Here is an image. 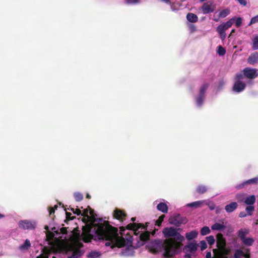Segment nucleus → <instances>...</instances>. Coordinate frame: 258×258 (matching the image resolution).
I'll use <instances>...</instances> for the list:
<instances>
[{
  "instance_id": "obj_1",
  "label": "nucleus",
  "mask_w": 258,
  "mask_h": 258,
  "mask_svg": "<svg viewBox=\"0 0 258 258\" xmlns=\"http://www.w3.org/2000/svg\"><path fill=\"white\" fill-rule=\"evenodd\" d=\"M148 222H146L145 225L142 223H133L128 224L125 228L121 227H120L121 236L118 235V229L110 225L108 221L96 224L94 229L98 239L107 241L105 242V245L110 246L113 249L116 247L121 248L125 246V240L122 236L123 232L125 229L133 230L135 234L137 235L140 232L139 231L140 229L152 230V228H148Z\"/></svg>"
},
{
  "instance_id": "obj_2",
  "label": "nucleus",
  "mask_w": 258,
  "mask_h": 258,
  "mask_svg": "<svg viewBox=\"0 0 258 258\" xmlns=\"http://www.w3.org/2000/svg\"><path fill=\"white\" fill-rule=\"evenodd\" d=\"M181 229L173 227H165L163 229L162 233L164 240H155L152 242V250L154 252L163 250L164 258H171L175 254L180 253L183 245L182 242L185 238L179 231Z\"/></svg>"
},
{
  "instance_id": "obj_3",
  "label": "nucleus",
  "mask_w": 258,
  "mask_h": 258,
  "mask_svg": "<svg viewBox=\"0 0 258 258\" xmlns=\"http://www.w3.org/2000/svg\"><path fill=\"white\" fill-rule=\"evenodd\" d=\"M243 75L241 72L237 73L234 76V83L232 87L234 92L239 93L243 91L246 88V84L242 82Z\"/></svg>"
},
{
  "instance_id": "obj_4",
  "label": "nucleus",
  "mask_w": 258,
  "mask_h": 258,
  "mask_svg": "<svg viewBox=\"0 0 258 258\" xmlns=\"http://www.w3.org/2000/svg\"><path fill=\"white\" fill-rule=\"evenodd\" d=\"M243 75V79L246 77L249 79H253L258 76L257 70L256 69H252L250 68H244L241 72Z\"/></svg>"
},
{
  "instance_id": "obj_5",
  "label": "nucleus",
  "mask_w": 258,
  "mask_h": 258,
  "mask_svg": "<svg viewBox=\"0 0 258 258\" xmlns=\"http://www.w3.org/2000/svg\"><path fill=\"white\" fill-rule=\"evenodd\" d=\"M169 222L171 225L178 227L182 223H186L187 220L186 218H183L179 214H176L169 218Z\"/></svg>"
},
{
  "instance_id": "obj_6",
  "label": "nucleus",
  "mask_w": 258,
  "mask_h": 258,
  "mask_svg": "<svg viewBox=\"0 0 258 258\" xmlns=\"http://www.w3.org/2000/svg\"><path fill=\"white\" fill-rule=\"evenodd\" d=\"M217 247L221 251L226 249V240L222 233H218L216 235Z\"/></svg>"
},
{
  "instance_id": "obj_7",
  "label": "nucleus",
  "mask_w": 258,
  "mask_h": 258,
  "mask_svg": "<svg viewBox=\"0 0 258 258\" xmlns=\"http://www.w3.org/2000/svg\"><path fill=\"white\" fill-rule=\"evenodd\" d=\"M19 226L24 230H32L36 227V223L28 220H22L19 222Z\"/></svg>"
},
{
  "instance_id": "obj_8",
  "label": "nucleus",
  "mask_w": 258,
  "mask_h": 258,
  "mask_svg": "<svg viewBox=\"0 0 258 258\" xmlns=\"http://www.w3.org/2000/svg\"><path fill=\"white\" fill-rule=\"evenodd\" d=\"M216 8L215 5L212 2L205 3L201 7V10L204 14L212 13Z\"/></svg>"
},
{
  "instance_id": "obj_9",
  "label": "nucleus",
  "mask_w": 258,
  "mask_h": 258,
  "mask_svg": "<svg viewBox=\"0 0 258 258\" xmlns=\"http://www.w3.org/2000/svg\"><path fill=\"white\" fill-rule=\"evenodd\" d=\"M228 29V27L224 24V23L217 26L216 30L219 33L220 37L222 40L225 39L226 37L225 31Z\"/></svg>"
},
{
  "instance_id": "obj_10",
  "label": "nucleus",
  "mask_w": 258,
  "mask_h": 258,
  "mask_svg": "<svg viewBox=\"0 0 258 258\" xmlns=\"http://www.w3.org/2000/svg\"><path fill=\"white\" fill-rule=\"evenodd\" d=\"M145 232L142 233L140 235V240L143 242L142 244H143L146 241H148L150 237V234L154 235L156 232V229L154 228V229L152 230V232H149L147 230H145Z\"/></svg>"
},
{
  "instance_id": "obj_11",
  "label": "nucleus",
  "mask_w": 258,
  "mask_h": 258,
  "mask_svg": "<svg viewBox=\"0 0 258 258\" xmlns=\"http://www.w3.org/2000/svg\"><path fill=\"white\" fill-rule=\"evenodd\" d=\"M113 216L116 219L123 221L125 220L126 214L124 211L116 209L114 211Z\"/></svg>"
},
{
  "instance_id": "obj_12",
  "label": "nucleus",
  "mask_w": 258,
  "mask_h": 258,
  "mask_svg": "<svg viewBox=\"0 0 258 258\" xmlns=\"http://www.w3.org/2000/svg\"><path fill=\"white\" fill-rule=\"evenodd\" d=\"M258 184V177H256L250 179H248L243 183L239 184L236 186V188H242L245 185L248 184Z\"/></svg>"
},
{
  "instance_id": "obj_13",
  "label": "nucleus",
  "mask_w": 258,
  "mask_h": 258,
  "mask_svg": "<svg viewBox=\"0 0 258 258\" xmlns=\"http://www.w3.org/2000/svg\"><path fill=\"white\" fill-rule=\"evenodd\" d=\"M198 244L196 243L190 242L184 246V249L187 252L194 253L197 250Z\"/></svg>"
},
{
  "instance_id": "obj_14",
  "label": "nucleus",
  "mask_w": 258,
  "mask_h": 258,
  "mask_svg": "<svg viewBox=\"0 0 258 258\" xmlns=\"http://www.w3.org/2000/svg\"><path fill=\"white\" fill-rule=\"evenodd\" d=\"M230 11L229 9L227 8L224 10H222L219 12L218 18L214 19V20L215 22H218L219 20V18H224L230 14Z\"/></svg>"
},
{
  "instance_id": "obj_15",
  "label": "nucleus",
  "mask_w": 258,
  "mask_h": 258,
  "mask_svg": "<svg viewBox=\"0 0 258 258\" xmlns=\"http://www.w3.org/2000/svg\"><path fill=\"white\" fill-rule=\"evenodd\" d=\"M238 207V204L236 202H232L230 204L226 205L225 209L228 213H231L234 211Z\"/></svg>"
},
{
  "instance_id": "obj_16",
  "label": "nucleus",
  "mask_w": 258,
  "mask_h": 258,
  "mask_svg": "<svg viewBox=\"0 0 258 258\" xmlns=\"http://www.w3.org/2000/svg\"><path fill=\"white\" fill-rule=\"evenodd\" d=\"M249 63L253 64L258 62V53L255 52L251 54L247 59Z\"/></svg>"
},
{
  "instance_id": "obj_17",
  "label": "nucleus",
  "mask_w": 258,
  "mask_h": 258,
  "mask_svg": "<svg viewBox=\"0 0 258 258\" xmlns=\"http://www.w3.org/2000/svg\"><path fill=\"white\" fill-rule=\"evenodd\" d=\"M249 233V230L246 229H241L237 233L238 237L241 241L246 238V236Z\"/></svg>"
},
{
  "instance_id": "obj_18",
  "label": "nucleus",
  "mask_w": 258,
  "mask_h": 258,
  "mask_svg": "<svg viewBox=\"0 0 258 258\" xmlns=\"http://www.w3.org/2000/svg\"><path fill=\"white\" fill-rule=\"evenodd\" d=\"M157 209L158 210L164 213H167L168 211V206L165 203L161 202L159 204H158L157 206Z\"/></svg>"
},
{
  "instance_id": "obj_19",
  "label": "nucleus",
  "mask_w": 258,
  "mask_h": 258,
  "mask_svg": "<svg viewBox=\"0 0 258 258\" xmlns=\"http://www.w3.org/2000/svg\"><path fill=\"white\" fill-rule=\"evenodd\" d=\"M186 19L189 22L191 23H196L198 21V16L196 14L191 13L187 14Z\"/></svg>"
},
{
  "instance_id": "obj_20",
  "label": "nucleus",
  "mask_w": 258,
  "mask_h": 258,
  "mask_svg": "<svg viewBox=\"0 0 258 258\" xmlns=\"http://www.w3.org/2000/svg\"><path fill=\"white\" fill-rule=\"evenodd\" d=\"M198 232L197 231L192 230L189 232L186 233L185 234V237L187 240H190L196 238L198 236Z\"/></svg>"
},
{
  "instance_id": "obj_21",
  "label": "nucleus",
  "mask_w": 258,
  "mask_h": 258,
  "mask_svg": "<svg viewBox=\"0 0 258 258\" xmlns=\"http://www.w3.org/2000/svg\"><path fill=\"white\" fill-rule=\"evenodd\" d=\"M255 202V197L254 195H251L246 198L244 201L245 204L252 205Z\"/></svg>"
},
{
  "instance_id": "obj_22",
  "label": "nucleus",
  "mask_w": 258,
  "mask_h": 258,
  "mask_svg": "<svg viewBox=\"0 0 258 258\" xmlns=\"http://www.w3.org/2000/svg\"><path fill=\"white\" fill-rule=\"evenodd\" d=\"M226 228V226L223 224L219 223H215L211 226V229L213 230H222Z\"/></svg>"
},
{
  "instance_id": "obj_23",
  "label": "nucleus",
  "mask_w": 258,
  "mask_h": 258,
  "mask_svg": "<svg viewBox=\"0 0 258 258\" xmlns=\"http://www.w3.org/2000/svg\"><path fill=\"white\" fill-rule=\"evenodd\" d=\"M254 240L253 238L246 237L241 241L242 243L246 246H251L254 243Z\"/></svg>"
},
{
  "instance_id": "obj_24",
  "label": "nucleus",
  "mask_w": 258,
  "mask_h": 258,
  "mask_svg": "<svg viewBox=\"0 0 258 258\" xmlns=\"http://www.w3.org/2000/svg\"><path fill=\"white\" fill-rule=\"evenodd\" d=\"M30 246L31 243L30 241L28 239H26L23 244L19 246V249L21 250H28Z\"/></svg>"
},
{
  "instance_id": "obj_25",
  "label": "nucleus",
  "mask_w": 258,
  "mask_h": 258,
  "mask_svg": "<svg viewBox=\"0 0 258 258\" xmlns=\"http://www.w3.org/2000/svg\"><path fill=\"white\" fill-rule=\"evenodd\" d=\"M205 202V201H198L196 202H194L191 203H189L187 204L186 206L188 207H195V208H199L201 206L203 203Z\"/></svg>"
},
{
  "instance_id": "obj_26",
  "label": "nucleus",
  "mask_w": 258,
  "mask_h": 258,
  "mask_svg": "<svg viewBox=\"0 0 258 258\" xmlns=\"http://www.w3.org/2000/svg\"><path fill=\"white\" fill-rule=\"evenodd\" d=\"M207 191V188L205 185H199L196 191L197 193L199 194H203L206 192Z\"/></svg>"
},
{
  "instance_id": "obj_27",
  "label": "nucleus",
  "mask_w": 258,
  "mask_h": 258,
  "mask_svg": "<svg viewBox=\"0 0 258 258\" xmlns=\"http://www.w3.org/2000/svg\"><path fill=\"white\" fill-rule=\"evenodd\" d=\"M209 84L206 83H204L200 88L199 94L205 96V92L209 87Z\"/></svg>"
},
{
  "instance_id": "obj_28",
  "label": "nucleus",
  "mask_w": 258,
  "mask_h": 258,
  "mask_svg": "<svg viewBox=\"0 0 258 258\" xmlns=\"http://www.w3.org/2000/svg\"><path fill=\"white\" fill-rule=\"evenodd\" d=\"M81 255V252L79 249H77L75 250L73 253L72 254L69 256H68V258H78L80 257Z\"/></svg>"
},
{
  "instance_id": "obj_29",
  "label": "nucleus",
  "mask_w": 258,
  "mask_h": 258,
  "mask_svg": "<svg viewBox=\"0 0 258 258\" xmlns=\"http://www.w3.org/2000/svg\"><path fill=\"white\" fill-rule=\"evenodd\" d=\"M200 232L202 235L204 236L209 234L211 232V230L209 227L205 226L201 229Z\"/></svg>"
},
{
  "instance_id": "obj_30",
  "label": "nucleus",
  "mask_w": 258,
  "mask_h": 258,
  "mask_svg": "<svg viewBox=\"0 0 258 258\" xmlns=\"http://www.w3.org/2000/svg\"><path fill=\"white\" fill-rule=\"evenodd\" d=\"M204 95L199 94V96L196 98V102L197 105L199 106H201L204 102Z\"/></svg>"
},
{
  "instance_id": "obj_31",
  "label": "nucleus",
  "mask_w": 258,
  "mask_h": 258,
  "mask_svg": "<svg viewBox=\"0 0 258 258\" xmlns=\"http://www.w3.org/2000/svg\"><path fill=\"white\" fill-rule=\"evenodd\" d=\"M243 251L241 249H236L234 252V258H243Z\"/></svg>"
},
{
  "instance_id": "obj_32",
  "label": "nucleus",
  "mask_w": 258,
  "mask_h": 258,
  "mask_svg": "<svg viewBox=\"0 0 258 258\" xmlns=\"http://www.w3.org/2000/svg\"><path fill=\"white\" fill-rule=\"evenodd\" d=\"M83 240L85 242H89L92 239V235L88 234H83Z\"/></svg>"
},
{
  "instance_id": "obj_33",
  "label": "nucleus",
  "mask_w": 258,
  "mask_h": 258,
  "mask_svg": "<svg viewBox=\"0 0 258 258\" xmlns=\"http://www.w3.org/2000/svg\"><path fill=\"white\" fill-rule=\"evenodd\" d=\"M253 50H256L258 49V36H255L252 40V46Z\"/></svg>"
},
{
  "instance_id": "obj_34",
  "label": "nucleus",
  "mask_w": 258,
  "mask_h": 258,
  "mask_svg": "<svg viewBox=\"0 0 258 258\" xmlns=\"http://www.w3.org/2000/svg\"><path fill=\"white\" fill-rule=\"evenodd\" d=\"M100 255V254L99 252L96 251H92L89 253L88 255V258H96Z\"/></svg>"
},
{
  "instance_id": "obj_35",
  "label": "nucleus",
  "mask_w": 258,
  "mask_h": 258,
  "mask_svg": "<svg viewBox=\"0 0 258 258\" xmlns=\"http://www.w3.org/2000/svg\"><path fill=\"white\" fill-rule=\"evenodd\" d=\"M74 197L75 200L77 202H80L83 200V196L80 192H75Z\"/></svg>"
},
{
  "instance_id": "obj_36",
  "label": "nucleus",
  "mask_w": 258,
  "mask_h": 258,
  "mask_svg": "<svg viewBox=\"0 0 258 258\" xmlns=\"http://www.w3.org/2000/svg\"><path fill=\"white\" fill-rule=\"evenodd\" d=\"M206 240L210 245H212L215 242V238L213 236L210 235L206 237Z\"/></svg>"
},
{
  "instance_id": "obj_37",
  "label": "nucleus",
  "mask_w": 258,
  "mask_h": 258,
  "mask_svg": "<svg viewBox=\"0 0 258 258\" xmlns=\"http://www.w3.org/2000/svg\"><path fill=\"white\" fill-rule=\"evenodd\" d=\"M217 53L220 55H224L226 53V50L222 46H218Z\"/></svg>"
},
{
  "instance_id": "obj_38",
  "label": "nucleus",
  "mask_w": 258,
  "mask_h": 258,
  "mask_svg": "<svg viewBox=\"0 0 258 258\" xmlns=\"http://www.w3.org/2000/svg\"><path fill=\"white\" fill-rule=\"evenodd\" d=\"M64 210L66 211V219L65 221L72 220L76 218L75 216H72V214L70 212H67L66 209H64Z\"/></svg>"
},
{
  "instance_id": "obj_39",
  "label": "nucleus",
  "mask_w": 258,
  "mask_h": 258,
  "mask_svg": "<svg viewBox=\"0 0 258 258\" xmlns=\"http://www.w3.org/2000/svg\"><path fill=\"white\" fill-rule=\"evenodd\" d=\"M254 210V208L252 205H249L246 208V211L247 212L248 215H251L252 214V212H253Z\"/></svg>"
},
{
  "instance_id": "obj_40",
  "label": "nucleus",
  "mask_w": 258,
  "mask_h": 258,
  "mask_svg": "<svg viewBox=\"0 0 258 258\" xmlns=\"http://www.w3.org/2000/svg\"><path fill=\"white\" fill-rule=\"evenodd\" d=\"M234 21H235V18H232L229 19L226 23H224V24L228 27V28H229L233 25Z\"/></svg>"
},
{
  "instance_id": "obj_41",
  "label": "nucleus",
  "mask_w": 258,
  "mask_h": 258,
  "mask_svg": "<svg viewBox=\"0 0 258 258\" xmlns=\"http://www.w3.org/2000/svg\"><path fill=\"white\" fill-rule=\"evenodd\" d=\"M257 22H258V15L255 17H252L248 25L249 26L251 25L252 24H255Z\"/></svg>"
},
{
  "instance_id": "obj_42",
  "label": "nucleus",
  "mask_w": 258,
  "mask_h": 258,
  "mask_svg": "<svg viewBox=\"0 0 258 258\" xmlns=\"http://www.w3.org/2000/svg\"><path fill=\"white\" fill-rule=\"evenodd\" d=\"M242 19L240 17L236 18L235 21V26L237 27H239L242 24Z\"/></svg>"
},
{
  "instance_id": "obj_43",
  "label": "nucleus",
  "mask_w": 258,
  "mask_h": 258,
  "mask_svg": "<svg viewBox=\"0 0 258 258\" xmlns=\"http://www.w3.org/2000/svg\"><path fill=\"white\" fill-rule=\"evenodd\" d=\"M69 209L71 211H72L74 214H77V215H80L81 214V211L79 209H75L73 208L70 207Z\"/></svg>"
},
{
  "instance_id": "obj_44",
  "label": "nucleus",
  "mask_w": 258,
  "mask_h": 258,
  "mask_svg": "<svg viewBox=\"0 0 258 258\" xmlns=\"http://www.w3.org/2000/svg\"><path fill=\"white\" fill-rule=\"evenodd\" d=\"M200 246L201 250H204L207 247V243L204 240H202L200 242Z\"/></svg>"
},
{
  "instance_id": "obj_45",
  "label": "nucleus",
  "mask_w": 258,
  "mask_h": 258,
  "mask_svg": "<svg viewBox=\"0 0 258 258\" xmlns=\"http://www.w3.org/2000/svg\"><path fill=\"white\" fill-rule=\"evenodd\" d=\"M125 2L128 5H133L139 3V0H125Z\"/></svg>"
},
{
  "instance_id": "obj_46",
  "label": "nucleus",
  "mask_w": 258,
  "mask_h": 258,
  "mask_svg": "<svg viewBox=\"0 0 258 258\" xmlns=\"http://www.w3.org/2000/svg\"><path fill=\"white\" fill-rule=\"evenodd\" d=\"M88 208L90 209V214L91 215V217L92 220H95V216L96 215L94 214V211L93 209H91L89 206H88Z\"/></svg>"
},
{
  "instance_id": "obj_47",
  "label": "nucleus",
  "mask_w": 258,
  "mask_h": 258,
  "mask_svg": "<svg viewBox=\"0 0 258 258\" xmlns=\"http://www.w3.org/2000/svg\"><path fill=\"white\" fill-rule=\"evenodd\" d=\"M243 257L245 258H250V254L249 252V250L248 249H246V252H244L243 251Z\"/></svg>"
},
{
  "instance_id": "obj_48",
  "label": "nucleus",
  "mask_w": 258,
  "mask_h": 258,
  "mask_svg": "<svg viewBox=\"0 0 258 258\" xmlns=\"http://www.w3.org/2000/svg\"><path fill=\"white\" fill-rule=\"evenodd\" d=\"M83 217H87V218H89L88 216V209H84L83 210V213H81V214Z\"/></svg>"
},
{
  "instance_id": "obj_49",
  "label": "nucleus",
  "mask_w": 258,
  "mask_h": 258,
  "mask_svg": "<svg viewBox=\"0 0 258 258\" xmlns=\"http://www.w3.org/2000/svg\"><path fill=\"white\" fill-rule=\"evenodd\" d=\"M225 85V82L223 80H221L218 83V89H221L224 85Z\"/></svg>"
},
{
  "instance_id": "obj_50",
  "label": "nucleus",
  "mask_w": 258,
  "mask_h": 258,
  "mask_svg": "<svg viewBox=\"0 0 258 258\" xmlns=\"http://www.w3.org/2000/svg\"><path fill=\"white\" fill-rule=\"evenodd\" d=\"M239 4L242 6H246L247 5L246 0H236Z\"/></svg>"
},
{
  "instance_id": "obj_51",
  "label": "nucleus",
  "mask_w": 258,
  "mask_h": 258,
  "mask_svg": "<svg viewBox=\"0 0 258 258\" xmlns=\"http://www.w3.org/2000/svg\"><path fill=\"white\" fill-rule=\"evenodd\" d=\"M207 205L208 206L209 209L211 210H213L215 208V205L213 202H211L209 204H207Z\"/></svg>"
},
{
  "instance_id": "obj_52",
  "label": "nucleus",
  "mask_w": 258,
  "mask_h": 258,
  "mask_svg": "<svg viewBox=\"0 0 258 258\" xmlns=\"http://www.w3.org/2000/svg\"><path fill=\"white\" fill-rule=\"evenodd\" d=\"M236 198L238 200V201L240 202H241L243 200V195H237L236 196Z\"/></svg>"
},
{
  "instance_id": "obj_53",
  "label": "nucleus",
  "mask_w": 258,
  "mask_h": 258,
  "mask_svg": "<svg viewBox=\"0 0 258 258\" xmlns=\"http://www.w3.org/2000/svg\"><path fill=\"white\" fill-rule=\"evenodd\" d=\"M189 29L190 31L192 32H195L196 30V27L193 24H190L189 25Z\"/></svg>"
},
{
  "instance_id": "obj_54",
  "label": "nucleus",
  "mask_w": 258,
  "mask_h": 258,
  "mask_svg": "<svg viewBox=\"0 0 258 258\" xmlns=\"http://www.w3.org/2000/svg\"><path fill=\"white\" fill-rule=\"evenodd\" d=\"M67 229L66 227H62L60 229V232L62 234H67Z\"/></svg>"
},
{
  "instance_id": "obj_55",
  "label": "nucleus",
  "mask_w": 258,
  "mask_h": 258,
  "mask_svg": "<svg viewBox=\"0 0 258 258\" xmlns=\"http://www.w3.org/2000/svg\"><path fill=\"white\" fill-rule=\"evenodd\" d=\"M37 258H49L48 256L46 254L42 253L40 254V255L38 256Z\"/></svg>"
},
{
  "instance_id": "obj_56",
  "label": "nucleus",
  "mask_w": 258,
  "mask_h": 258,
  "mask_svg": "<svg viewBox=\"0 0 258 258\" xmlns=\"http://www.w3.org/2000/svg\"><path fill=\"white\" fill-rule=\"evenodd\" d=\"M55 212V209L52 207H49V215H51L52 214H54Z\"/></svg>"
},
{
  "instance_id": "obj_57",
  "label": "nucleus",
  "mask_w": 258,
  "mask_h": 258,
  "mask_svg": "<svg viewBox=\"0 0 258 258\" xmlns=\"http://www.w3.org/2000/svg\"><path fill=\"white\" fill-rule=\"evenodd\" d=\"M162 222L160 221V220L158 219L155 222V225L158 226H160L162 224Z\"/></svg>"
},
{
  "instance_id": "obj_58",
  "label": "nucleus",
  "mask_w": 258,
  "mask_h": 258,
  "mask_svg": "<svg viewBox=\"0 0 258 258\" xmlns=\"http://www.w3.org/2000/svg\"><path fill=\"white\" fill-rule=\"evenodd\" d=\"M246 216V215L244 212H240L239 215V216L241 218L245 217Z\"/></svg>"
},
{
  "instance_id": "obj_59",
  "label": "nucleus",
  "mask_w": 258,
  "mask_h": 258,
  "mask_svg": "<svg viewBox=\"0 0 258 258\" xmlns=\"http://www.w3.org/2000/svg\"><path fill=\"white\" fill-rule=\"evenodd\" d=\"M165 217V216L164 215H162L159 217L158 219L160 220V221L162 222L164 220Z\"/></svg>"
},
{
  "instance_id": "obj_60",
  "label": "nucleus",
  "mask_w": 258,
  "mask_h": 258,
  "mask_svg": "<svg viewBox=\"0 0 258 258\" xmlns=\"http://www.w3.org/2000/svg\"><path fill=\"white\" fill-rule=\"evenodd\" d=\"M211 254L210 252H208L206 253V258H211Z\"/></svg>"
},
{
  "instance_id": "obj_61",
  "label": "nucleus",
  "mask_w": 258,
  "mask_h": 258,
  "mask_svg": "<svg viewBox=\"0 0 258 258\" xmlns=\"http://www.w3.org/2000/svg\"><path fill=\"white\" fill-rule=\"evenodd\" d=\"M185 257L187 258H190L191 257V254L190 253H186L185 255Z\"/></svg>"
},
{
  "instance_id": "obj_62",
  "label": "nucleus",
  "mask_w": 258,
  "mask_h": 258,
  "mask_svg": "<svg viewBox=\"0 0 258 258\" xmlns=\"http://www.w3.org/2000/svg\"><path fill=\"white\" fill-rule=\"evenodd\" d=\"M86 198L90 199L91 198V196L89 194H87L86 195Z\"/></svg>"
},
{
  "instance_id": "obj_63",
  "label": "nucleus",
  "mask_w": 258,
  "mask_h": 258,
  "mask_svg": "<svg viewBox=\"0 0 258 258\" xmlns=\"http://www.w3.org/2000/svg\"><path fill=\"white\" fill-rule=\"evenodd\" d=\"M136 217H132L131 218V221L133 222H134L136 221Z\"/></svg>"
},
{
  "instance_id": "obj_64",
  "label": "nucleus",
  "mask_w": 258,
  "mask_h": 258,
  "mask_svg": "<svg viewBox=\"0 0 258 258\" xmlns=\"http://www.w3.org/2000/svg\"><path fill=\"white\" fill-rule=\"evenodd\" d=\"M4 217H5V215L4 214L0 213V219L3 218Z\"/></svg>"
}]
</instances>
